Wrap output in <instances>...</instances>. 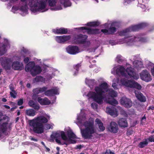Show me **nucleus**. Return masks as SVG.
<instances>
[{"label": "nucleus", "mask_w": 154, "mask_h": 154, "mask_svg": "<svg viewBox=\"0 0 154 154\" xmlns=\"http://www.w3.org/2000/svg\"><path fill=\"white\" fill-rule=\"evenodd\" d=\"M117 96V93L112 89L109 88L108 85L104 82L96 86L94 91H90L87 94L89 98L99 104H102L103 100L112 105H117L118 102L114 98Z\"/></svg>", "instance_id": "nucleus-1"}, {"label": "nucleus", "mask_w": 154, "mask_h": 154, "mask_svg": "<svg viewBox=\"0 0 154 154\" xmlns=\"http://www.w3.org/2000/svg\"><path fill=\"white\" fill-rule=\"evenodd\" d=\"M86 115L81 110L80 114L77 116L76 124L79 127L82 136L85 139H91L96 132L94 121L92 119L86 121Z\"/></svg>", "instance_id": "nucleus-2"}, {"label": "nucleus", "mask_w": 154, "mask_h": 154, "mask_svg": "<svg viewBox=\"0 0 154 154\" xmlns=\"http://www.w3.org/2000/svg\"><path fill=\"white\" fill-rule=\"evenodd\" d=\"M48 3L52 8L51 9L54 11L62 9V6L60 0H31L28 4L29 6L32 8V11L34 12H44L47 11V7Z\"/></svg>", "instance_id": "nucleus-3"}, {"label": "nucleus", "mask_w": 154, "mask_h": 154, "mask_svg": "<svg viewBox=\"0 0 154 154\" xmlns=\"http://www.w3.org/2000/svg\"><path fill=\"white\" fill-rule=\"evenodd\" d=\"M146 26L145 23H142L139 24L131 26V27L127 28L120 33L121 35H125V37L124 39L122 40L121 43H127L128 45H131L135 44L137 46L142 43L145 42L146 41V39L143 37H141L140 36H128V32L131 31H135L141 29Z\"/></svg>", "instance_id": "nucleus-4"}, {"label": "nucleus", "mask_w": 154, "mask_h": 154, "mask_svg": "<svg viewBox=\"0 0 154 154\" xmlns=\"http://www.w3.org/2000/svg\"><path fill=\"white\" fill-rule=\"evenodd\" d=\"M50 119L49 116L45 114L32 119L29 120L28 122L30 127L35 132L38 134H42L44 132V128L46 130L53 129L54 125L52 123L46 124L44 128L43 125V123L47 122Z\"/></svg>", "instance_id": "nucleus-5"}, {"label": "nucleus", "mask_w": 154, "mask_h": 154, "mask_svg": "<svg viewBox=\"0 0 154 154\" xmlns=\"http://www.w3.org/2000/svg\"><path fill=\"white\" fill-rule=\"evenodd\" d=\"M65 131L67 134V137L64 131H58L53 133L51 137L54 139L56 142L60 144L75 143L76 142V139L78 138L71 129L68 127L65 128Z\"/></svg>", "instance_id": "nucleus-6"}, {"label": "nucleus", "mask_w": 154, "mask_h": 154, "mask_svg": "<svg viewBox=\"0 0 154 154\" xmlns=\"http://www.w3.org/2000/svg\"><path fill=\"white\" fill-rule=\"evenodd\" d=\"M111 72L113 74L116 73L118 75H121L126 78L130 77L136 80L139 78L138 74L134 71V69L129 64L125 69L123 66L119 65L115 67L112 69Z\"/></svg>", "instance_id": "nucleus-7"}, {"label": "nucleus", "mask_w": 154, "mask_h": 154, "mask_svg": "<svg viewBox=\"0 0 154 154\" xmlns=\"http://www.w3.org/2000/svg\"><path fill=\"white\" fill-rule=\"evenodd\" d=\"M112 81V86L115 89H118V85L124 86L127 88H135L138 90H140L142 88L141 85L137 82L133 80H128L124 78L122 79L120 82L118 78L114 79Z\"/></svg>", "instance_id": "nucleus-8"}, {"label": "nucleus", "mask_w": 154, "mask_h": 154, "mask_svg": "<svg viewBox=\"0 0 154 154\" xmlns=\"http://www.w3.org/2000/svg\"><path fill=\"white\" fill-rule=\"evenodd\" d=\"M1 64L2 67L5 69H10L11 66L12 68L15 70H21L24 68V66L22 63H20L17 61L13 62L11 66V63L12 60L11 58L4 57L2 58Z\"/></svg>", "instance_id": "nucleus-9"}, {"label": "nucleus", "mask_w": 154, "mask_h": 154, "mask_svg": "<svg viewBox=\"0 0 154 154\" xmlns=\"http://www.w3.org/2000/svg\"><path fill=\"white\" fill-rule=\"evenodd\" d=\"M18 0H10L11 3L14 2ZM31 0H21L20 2L18 8L15 6H13L12 8V11L14 13H16L17 12L22 16H24L28 13V5L29 6L28 4V2Z\"/></svg>", "instance_id": "nucleus-10"}, {"label": "nucleus", "mask_w": 154, "mask_h": 154, "mask_svg": "<svg viewBox=\"0 0 154 154\" xmlns=\"http://www.w3.org/2000/svg\"><path fill=\"white\" fill-rule=\"evenodd\" d=\"M100 24V23L98 21L91 22L87 23L88 27H82L77 29L80 32H86L89 34H97L100 32V30L98 29H93L92 28L97 26Z\"/></svg>", "instance_id": "nucleus-11"}, {"label": "nucleus", "mask_w": 154, "mask_h": 154, "mask_svg": "<svg viewBox=\"0 0 154 154\" xmlns=\"http://www.w3.org/2000/svg\"><path fill=\"white\" fill-rule=\"evenodd\" d=\"M25 70L26 72L30 71L32 75L35 76L40 73L42 69L39 66L35 65L34 62H30L26 66Z\"/></svg>", "instance_id": "nucleus-12"}, {"label": "nucleus", "mask_w": 154, "mask_h": 154, "mask_svg": "<svg viewBox=\"0 0 154 154\" xmlns=\"http://www.w3.org/2000/svg\"><path fill=\"white\" fill-rule=\"evenodd\" d=\"M116 24V22H110L105 23L102 25V27L106 29H102L101 32L106 35L113 33L116 31V29L114 26Z\"/></svg>", "instance_id": "nucleus-13"}, {"label": "nucleus", "mask_w": 154, "mask_h": 154, "mask_svg": "<svg viewBox=\"0 0 154 154\" xmlns=\"http://www.w3.org/2000/svg\"><path fill=\"white\" fill-rule=\"evenodd\" d=\"M87 38L86 35L80 34L75 37V40L78 43L82 44L84 48H86L91 44L90 41L87 40Z\"/></svg>", "instance_id": "nucleus-14"}, {"label": "nucleus", "mask_w": 154, "mask_h": 154, "mask_svg": "<svg viewBox=\"0 0 154 154\" xmlns=\"http://www.w3.org/2000/svg\"><path fill=\"white\" fill-rule=\"evenodd\" d=\"M140 79L143 81L148 82L151 81L152 79L150 74L146 70H143L140 74Z\"/></svg>", "instance_id": "nucleus-15"}, {"label": "nucleus", "mask_w": 154, "mask_h": 154, "mask_svg": "<svg viewBox=\"0 0 154 154\" xmlns=\"http://www.w3.org/2000/svg\"><path fill=\"white\" fill-rule=\"evenodd\" d=\"M130 60L132 62L133 66L134 68L139 69L143 67L142 62L141 61L139 60L136 57H132Z\"/></svg>", "instance_id": "nucleus-16"}, {"label": "nucleus", "mask_w": 154, "mask_h": 154, "mask_svg": "<svg viewBox=\"0 0 154 154\" xmlns=\"http://www.w3.org/2000/svg\"><path fill=\"white\" fill-rule=\"evenodd\" d=\"M71 38L70 35H63L55 37V41L58 43H63L68 41Z\"/></svg>", "instance_id": "nucleus-17"}, {"label": "nucleus", "mask_w": 154, "mask_h": 154, "mask_svg": "<svg viewBox=\"0 0 154 154\" xmlns=\"http://www.w3.org/2000/svg\"><path fill=\"white\" fill-rule=\"evenodd\" d=\"M66 52L71 54H76L80 52L79 48L77 46L69 45L66 48Z\"/></svg>", "instance_id": "nucleus-18"}, {"label": "nucleus", "mask_w": 154, "mask_h": 154, "mask_svg": "<svg viewBox=\"0 0 154 154\" xmlns=\"http://www.w3.org/2000/svg\"><path fill=\"white\" fill-rule=\"evenodd\" d=\"M47 89L48 87H44L42 88H37L34 89L33 90V95L32 96V99L34 100H36L38 96L37 94H38L40 93L44 92Z\"/></svg>", "instance_id": "nucleus-19"}, {"label": "nucleus", "mask_w": 154, "mask_h": 154, "mask_svg": "<svg viewBox=\"0 0 154 154\" xmlns=\"http://www.w3.org/2000/svg\"><path fill=\"white\" fill-rule=\"evenodd\" d=\"M121 104L127 108L131 107L132 105V102L131 100L125 97H123L120 100Z\"/></svg>", "instance_id": "nucleus-20"}, {"label": "nucleus", "mask_w": 154, "mask_h": 154, "mask_svg": "<svg viewBox=\"0 0 154 154\" xmlns=\"http://www.w3.org/2000/svg\"><path fill=\"white\" fill-rule=\"evenodd\" d=\"M108 128L109 131L115 133L117 132L119 129L117 124L113 122L110 123Z\"/></svg>", "instance_id": "nucleus-21"}, {"label": "nucleus", "mask_w": 154, "mask_h": 154, "mask_svg": "<svg viewBox=\"0 0 154 154\" xmlns=\"http://www.w3.org/2000/svg\"><path fill=\"white\" fill-rule=\"evenodd\" d=\"M4 42L5 43V44H3L0 48V56H2L5 54L8 49L10 48L9 44L8 41L7 39H5Z\"/></svg>", "instance_id": "nucleus-22"}, {"label": "nucleus", "mask_w": 154, "mask_h": 154, "mask_svg": "<svg viewBox=\"0 0 154 154\" xmlns=\"http://www.w3.org/2000/svg\"><path fill=\"white\" fill-rule=\"evenodd\" d=\"M9 124L7 123H3L0 124V137L2 136L3 133H4L10 128Z\"/></svg>", "instance_id": "nucleus-23"}, {"label": "nucleus", "mask_w": 154, "mask_h": 154, "mask_svg": "<svg viewBox=\"0 0 154 154\" xmlns=\"http://www.w3.org/2000/svg\"><path fill=\"white\" fill-rule=\"evenodd\" d=\"M106 112L114 117L117 116L118 115V111L114 107L110 108L109 107H107Z\"/></svg>", "instance_id": "nucleus-24"}, {"label": "nucleus", "mask_w": 154, "mask_h": 154, "mask_svg": "<svg viewBox=\"0 0 154 154\" xmlns=\"http://www.w3.org/2000/svg\"><path fill=\"white\" fill-rule=\"evenodd\" d=\"M146 0H139L138 1V6L140 7L143 11H146L149 10L148 7L146 5L147 3Z\"/></svg>", "instance_id": "nucleus-25"}, {"label": "nucleus", "mask_w": 154, "mask_h": 154, "mask_svg": "<svg viewBox=\"0 0 154 154\" xmlns=\"http://www.w3.org/2000/svg\"><path fill=\"white\" fill-rule=\"evenodd\" d=\"M37 100L38 102L42 105H48L51 103L50 101L46 97L42 98L40 97H38Z\"/></svg>", "instance_id": "nucleus-26"}, {"label": "nucleus", "mask_w": 154, "mask_h": 154, "mask_svg": "<svg viewBox=\"0 0 154 154\" xmlns=\"http://www.w3.org/2000/svg\"><path fill=\"white\" fill-rule=\"evenodd\" d=\"M137 98L140 101L144 102L146 101L145 97L138 91L136 90L134 91Z\"/></svg>", "instance_id": "nucleus-27"}, {"label": "nucleus", "mask_w": 154, "mask_h": 154, "mask_svg": "<svg viewBox=\"0 0 154 154\" xmlns=\"http://www.w3.org/2000/svg\"><path fill=\"white\" fill-rule=\"evenodd\" d=\"M53 31L55 33L62 34L66 33L68 31L67 29L63 28H61L53 29Z\"/></svg>", "instance_id": "nucleus-28"}, {"label": "nucleus", "mask_w": 154, "mask_h": 154, "mask_svg": "<svg viewBox=\"0 0 154 154\" xmlns=\"http://www.w3.org/2000/svg\"><path fill=\"white\" fill-rule=\"evenodd\" d=\"M118 124L120 127L124 128L127 127L128 125L126 119L123 118L119 119L118 122Z\"/></svg>", "instance_id": "nucleus-29"}, {"label": "nucleus", "mask_w": 154, "mask_h": 154, "mask_svg": "<svg viewBox=\"0 0 154 154\" xmlns=\"http://www.w3.org/2000/svg\"><path fill=\"white\" fill-rule=\"evenodd\" d=\"M26 114L28 116L34 117L36 113V112L34 109H30L26 110L25 111Z\"/></svg>", "instance_id": "nucleus-30"}, {"label": "nucleus", "mask_w": 154, "mask_h": 154, "mask_svg": "<svg viewBox=\"0 0 154 154\" xmlns=\"http://www.w3.org/2000/svg\"><path fill=\"white\" fill-rule=\"evenodd\" d=\"M28 104L30 106L33 108L34 109L37 110H38L39 109L40 107L39 105L34 102L32 100H29Z\"/></svg>", "instance_id": "nucleus-31"}, {"label": "nucleus", "mask_w": 154, "mask_h": 154, "mask_svg": "<svg viewBox=\"0 0 154 154\" xmlns=\"http://www.w3.org/2000/svg\"><path fill=\"white\" fill-rule=\"evenodd\" d=\"M95 122L98 125L100 131H103L104 130L105 127L103 126V123L100 119H96L95 120Z\"/></svg>", "instance_id": "nucleus-32"}, {"label": "nucleus", "mask_w": 154, "mask_h": 154, "mask_svg": "<svg viewBox=\"0 0 154 154\" xmlns=\"http://www.w3.org/2000/svg\"><path fill=\"white\" fill-rule=\"evenodd\" d=\"M45 79L41 76H37L33 80L34 83H37L39 82H45Z\"/></svg>", "instance_id": "nucleus-33"}, {"label": "nucleus", "mask_w": 154, "mask_h": 154, "mask_svg": "<svg viewBox=\"0 0 154 154\" xmlns=\"http://www.w3.org/2000/svg\"><path fill=\"white\" fill-rule=\"evenodd\" d=\"M60 1L65 7L70 6L71 5L69 0H60Z\"/></svg>", "instance_id": "nucleus-34"}, {"label": "nucleus", "mask_w": 154, "mask_h": 154, "mask_svg": "<svg viewBox=\"0 0 154 154\" xmlns=\"http://www.w3.org/2000/svg\"><path fill=\"white\" fill-rule=\"evenodd\" d=\"M85 82L86 84L90 87L91 86H92L94 85V80L86 79Z\"/></svg>", "instance_id": "nucleus-35"}, {"label": "nucleus", "mask_w": 154, "mask_h": 154, "mask_svg": "<svg viewBox=\"0 0 154 154\" xmlns=\"http://www.w3.org/2000/svg\"><path fill=\"white\" fill-rule=\"evenodd\" d=\"M51 90L53 95H58L59 94V89L57 87H54Z\"/></svg>", "instance_id": "nucleus-36"}, {"label": "nucleus", "mask_w": 154, "mask_h": 154, "mask_svg": "<svg viewBox=\"0 0 154 154\" xmlns=\"http://www.w3.org/2000/svg\"><path fill=\"white\" fill-rule=\"evenodd\" d=\"M148 143V142L146 139H145V140L143 141L140 143L138 146L141 148H142L146 146Z\"/></svg>", "instance_id": "nucleus-37"}, {"label": "nucleus", "mask_w": 154, "mask_h": 154, "mask_svg": "<svg viewBox=\"0 0 154 154\" xmlns=\"http://www.w3.org/2000/svg\"><path fill=\"white\" fill-rule=\"evenodd\" d=\"M44 94L45 95L48 96H51L53 95L52 90H45V91Z\"/></svg>", "instance_id": "nucleus-38"}, {"label": "nucleus", "mask_w": 154, "mask_h": 154, "mask_svg": "<svg viewBox=\"0 0 154 154\" xmlns=\"http://www.w3.org/2000/svg\"><path fill=\"white\" fill-rule=\"evenodd\" d=\"M123 59L122 56L120 55H118L116 58V60L118 63H120L122 61Z\"/></svg>", "instance_id": "nucleus-39"}, {"label": "nucleus", "mask_w": 154, "mask_h": 154, "mask_svg": "<svg viewBox=\"0 0 154 154\" xmlns=\"http://www.w3.org/2000/svg\"><path fill=\"white\" fill-rule=\"evenodd\" d=\"M81 66V65L79 64H77L74 66V69L77 71V72L76 73H74V75H75L77 74V73L78 72V71L79 69Z\"/></svg>", "instance_id": "nucleus-40"}, {"label": "nucleus", "mask_w": 154, "mask_h": 154, "mask_svg": "<svg viewBox=\"0 0 154 154\" xmlns=\"http://www.w3.org/2000/svg\"><path fill=\"white\" fill-rule=\"evenodd\" d=\"M91 107L94 109H96L97 107V103L95 102H93L91 104Z\"/></svg>", "instance_id": "nucleus-41"}, {"label": "nucleus", "mask_w": 154, "mask_h": 154, "mask_svg": "<svg viewBox=\"0 0 154 154\" xmlns=\"http://www.w3.org/2000/svg\"><path fill=\"white\" fill-rule=\"evenodd\" d=\"M11 96L13 98H15L16 97V93L15 91H11L10 93Z\"/></svg>", "instance_id": "nucleus-42"}, {"label": "nucleus", "mask_w": 154, "mask_h": 154, "mask_svg": "<svg viewBox=\"0 0 154 154\" xmlns=\"http://www.w3.org/2000/svg\"><path fill=\"white\" fill-rule=\"evenodd\" d=\"M150 65L152 66V68H151V72L152 75L154 76V64L152 63H151Z\"/></svg>", "instance_id": "nucleus-43"}, {"label": "nucleus", "mask_w": 154, "mask_h": 154, "mask_svg": "<svg viewBox=\"0 0 154 154\" xmlns=\"http://www.w3.org/2000/svg\"><path fill=\"white\" fill-rule=\"evenodd\" d=\"M23 99H20L18 100L17 104L19 106L23 104Z\"/></svg>", "instance_id": "nucleus-44"}, {"label": "nucleus", "mask_w": 154, "mask_h": 154, "mask_svg": "<svg viewBox=\"0 0 154 154\" xmlns=\"http://www.w3.org/2000/svg\"><path fill=\"white\" fill-rule=\"evenodd\" d=\"M30 58L29 57H25L24 59V62L25 63H27L28 61L29 60Z\"/></svg>", "instance_id": "nucleus-45"}, {"label": "nucleus", "mask_w": 154, "mask_h": 154, "mask_svg": "<svg viewBox=\"0 0 154 154\" xmlns=\"http://www.w3.org/2000/svg\"><path fill=\"white\" fill-rule=\"evenodd\" d=\"M148 140L150 142H154V137L153 136H150L148 138Z\"/></svg>", "instance_id": "nucleus-46"}, {"label": "nucleus", "mask_w": 154, "mask_h": 154, "mask_svg": "<svg viewBox=\"0 0 154 154\" xmlns=\"http://www.w3.org/2000/svg\"><path fill=\"white\" fill-rule=\"evenodd\" d=\"M106 154H114L113 152H112L110 150H107L105 152Z\"/></svg>", "instance_id": "nucleus-47"}, {"label": "nucleus", "mask_w": 154, "mask_h": 154, "mask_svg": "<svg viewBox=\"0 0 154 154\" xmlns=\"http://www.w3.org/2000/svg\"><path fill=\"white\" fill-rule=\"evenodd\" d=\"M9 87L11 91H14L13 86L12 84H10L9 86Z\"/></svg>", "instance_id": "nucleus-48"}, {"label": "nucleus", "mask_w": 154, "mask_h": 154, "mask_svg": "<svg viewBox=\"0 0 154 154\" xmlns=\"http://www.w3.org/2000/svg\"><path fill=\"white\" fill-rule=\"evenodd\" d=\"M29 138H30V139H31V140H33L34 141L36 142L37 141V139L33 138L32 137H29Z\"/></svg>", "instance_id": "nucleus-49"}, {"label": "nucleus", "mask_w": 154, "mask_h": 154, "mask_svg": "<svg viewBox=\"0 0 154 154\" xmlns=\"http://www.w3.org/2000/svg\"><path fill=\"white\" fill-rule=\"evenodd\" d=\"M89 52H94L95 51V49H91V50H89L88 51Z\"/></svg>", "instance_id": "nucleus-50"}, {"label": "nucleus", "mask_w": 154, "mask_h": 154, "mask_svg": "<svg viewBox=\"0 0 154 154\" xmlns=\"http://www.w3.org/2000/svg\"><path fill=\"white\" fill-rule=\"evenodd\" d=\"M56 99V97H54V100L52 101L51 103L53 104V103H55V102Z\"/></svg>", "instance_id": "nucleus-51"}, {"label": "nucleus", "mask_w": 154, "mask_h": 154, "mask_svg": "<svg viewBox=\"0 0 154 154\" xmlns=\"http://www.w3.org/2000/svg\"><path fill=\"white\" fill-rule=\"evenodd\" d=\"M26 86L27 87L29 88L30 87V86H31L30 84H29V83L27 84L26 85Z\"/></svg>", "instance_id": "nucleus-52"}, {"label": "nucleus", "mask_w": 154, "mask_h": 154, "mask_svg": "<svg viewBox=\"0 0 154 154\" xmlns=\"http://www.w3.org/2000/svg\"><path fill=\"white\" fill-rule=\"evenodd\" d=\"M154 109V106H152L149 107V109Z\"/></svg>", "instance_id": "nucleus-53"}, {"label": "nucleus", "mask_w": 154, "mask_h": 154, "mask_svg": "<svg viewBox=\"0 0 154 154\" xmlns=\"http://www.w3.org/2000/svg\"><path fill=\"white\" fill-rule=\"evenodd\" d=\"M45 147L46 148L47 151H49L50 150V149L49 148L47 147L46 146H45Z\"/></svg>", "instance_id": "nucleus-54"}, {"label": "nucleus", "mask_w": 154, "mask_h": 154, "mask_svg": "<svg viewBox=\"0 0 154 154\" xmlns=\"http://www.w3.org/2000/svg\"><path fill=\"white\" fill-rule=\"evenodd\" d=\"M5 107L7 108V109H10V107L9 106H8V105H5Z\"/></svg>", "instance_id": "nucleus-55"}, {"label": "nucleus", "mask_w": 154, "mask_h": 154, "mask_svg": "<svg viewBox=\"0 0 154 154\" xmlns=\"http://www.w3.org/2000/svg\"><path fill=\"white\" fill-rule=\"evenodd\" d=\"M41 143L44 146V147L46 146L45 145L43 141H42L41 142Z\"/></svg>", "instance_id": "nucleus-56"}, {"label": "nucleus", "mask_w": 154, "mask_h": 154, "mask_svg": "<svg viewBox=\"0 0 154 154\" xmlns=\"http://www.w3.org/2000/svg\"><path fill=\"white\" fill-rule=\"evenodd\" d=\"M2 100L4 102H5L7 101L6 99L5 98H3L2 99Z\"/></svg>", "instance_id": "nucleus-57"}, {"label": "nucleus", "mask_w": 154, "mask_h": 154, "mask_svg": "<svg viewBox=\"0 0 154 154\" xmlns=\"http://www.w3.org/2000/svg\"><path fill=\"white\" fill-rule=\"evenodd\" d=\"M89 61L90 63H91V62H92L93 63H94L95 62V60H93L92 61H91V59L90 60H89Z\"/></svg>", "instance_id": "nucleus-58"}, {"label": "nucleus", "mask_w": 154, "mask_h": 154, "mask_svg": "<svg viewBox=\"0 0 154 154\" xmlns=\"http://www.w3.org/2000/svg\"><path fill=\"white\" fill-rule=\"evenodd\" d=\"M56 149L57 151V152H59L60 150V148L59 147H57L56 148Z\"/></svg>", "instance_id": "nucleus-59"}, {"label": "nucleus", "mask_w": 154, "mask_h": 154, "mask_svg": "<svg viewBox=\"0 0 154 154\" xmlns=\"http://www.w3.org/2000/svg\"><path fill=\"white\" fill-rule=\"evenodd\" d=\"M17 115L18 116H19L20 115V111H18L17 112Z\"/></svg>", "instance_id": "nucleus-60"}, {"label": "nucleus", "mask_w": 154, "mask_h": 154, "mask_svg": "<svg viewBox=\"0 0 154 154\" xmlns=\"http://www.w3.org/2000/svg\"><path fill=\"white\" fill-rule=\"evenodd\" d=\"M52 77H53L52 76H52H50L49 77V78H47V79H52Z\"/></svg>", "instance_id": "nucleus-61"}, {"label": "nucleus", "mask_w": 154, "mask_h": 154, "mask_svg": "<svg viewBox=\"0 0 154 154\" xmlns=\"http://www.w3.org/2000/svg\"><path fill=\"white\" fill-rule=\"evenodd\" d=\"M16 108V107H15V108H11V110L12 111H13V110H14V109H15V108Z\"/></svg>", "instance_id": "nucleus-62"}, {"label": "nucleus", "mask_w": 154, "mask_h": 154, "mask_svg": "<svg viewBox=\"0 0 154 154\" xmlns=\"http://www.w3.org/2000/svg\"><path fill=\"white\" fill-rule=\"evenodd\" d=\"M146 118L144 116L142 118V120H143L144 119H145Z\"/></svg>", "instance_id": "nucleus-63"}, {"label": "nucleus", "mask_w": 154, "mask_h": 154, "mask_svg": "<svg viewBox=\"0 0 154 154\" xmlns=\"http://www.w3.org/2000/svg\"><path fill=\"white\" fill-rule=\"evenodd\" d=\"M23 106H21L20 107V109H23Z\"/></svg>", "instance_id": "nucleus-64"}]
</instances>
